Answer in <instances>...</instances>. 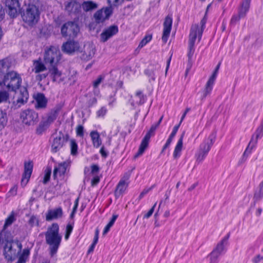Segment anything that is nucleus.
Instances as JSON below:
<instances>
[{"instance_id":"obj_36","label":"nucleus","mask_w":263,"mask_h":263,"mask_svg":"<svg viewBox=\"0 0 263 263\" xmlns=\"http://www.w3.org/2000/svg\"><path fill=\"white\" fill-rule=\"evenodd\" d=\"M35 73H37L47 69L45 64L40 61H35L34 63Z\"/></svg>"},{"instance_id":"obj_1","label":"nucleus","mask_w":263,"mask_h":263,"mask_svg":"<svg viewBox=\"0 0 263 263\" xmlns=\"http://www.w3.org/2000/svg\"><path fill=\"white\" fill-rule=\"evenodd\" d=\"M5 6L10 17H16L20 11L23 21L29 26L36 24L40 18L39 8L34 4H29L23 11H20V0H5Z\"/></svg>"},{"instance_id":"obj_32","label":"nucleus","mask_w":263,"mask_h":263,"mask_svg":"<svg viewBox=\"0 0 263 263\" xmlns=\"http://www.w3.org/2000/svg\"><path fill=\"white\" fill-rule=\"evenodd\" d=\"M81 6V8L85 12L91 11L97 9L98 7L97 4L91 1H85Z\"/></svg>"},{"instance_id":"obj_29","label":"nucleus","mask_w":263,"mask_h":263,"mask_svg":"<svg viewBox=\"0 0 263 263\" xmlns=\"http://www.w3.org/2000/svg\"><path fill=\"white\" fill-rule=\"evenodd\" d=\"M185 135V132H183L181 135L175 147L173 153V157L175 159L178 158L181 155V152L183 146V139Z\"/></svg>"},{"instance_id":"obj_60","label":"nucleus","mask_w":263,"mask_h":263,"mask_svg":"<svg viewBox=\"0 0 263 263\" xmlns=\"http://www.w3.org/2000/svg\"><path fill=\"white\" fill-rule=\"evenodd\" d=\"M205 24L206 22L204 21L203 19H202L200 21L201 28L200 29V31H199V40H200L201 38L203 30L205 27Z\"/></svg>"},{"instance_id":"obj_51","label":"nucleus","mask_w":263,"mask_h":263,"mask_svg":"<svg viewBox=\"0 0 263 263\" xmlns=\"http://www.w3.org/2000/svg\"><path fill=\"white\" fill-rule=\"evenodd\" d=\"M224 245L225 244L222 242L220 241L212 251H215L216 253L220 255L222 251L224 250Z\"/></svg>"},{"instance_id":"obj_42","label":"nucleus","mask_w":263,"mask_h":263,"mask_svg":"<svg viewBox=\"0 0 263 263\" xmlns=\"http://www.w3.org/2000/svg\"><path fill=\"white\" fill-rule=\"evenodd\" d=\"M71 154L73 156L78 154V144L74 139H71L70 141Z\"/></svg>"},{"instance_id":"obj_58","label":"nucleus","mask_w":263,"mask_h":263,"mask_svg":"<svg viewBox=\"0 0 263 263\" xmlns=\"http://www.w3.org/2000/svg\"><path fill=\"white\" fill-rule=\"evenodd\" d=\"M154 186L155 185L154 184L148 189H144L139 195V199H142L146 194H147L150 191H151L154 187Z\"/></svg>"},{"instance_id":"obj_47","label":"nucleus","mask_w":263,"mask_h":263,"mask_svg":"<svg viewBox=\"0 0 263 263\" xmlns=\"http://www.w3.org/2000/svg\"><path fill=\"white\" fill-rule=\"evenodd\" d=\"M49 125L45 122H42L40 123L39 126L36 128V134L40 135L44 131H45L47 127Z\"/></svg>"},{"instance_id":"obj_33","label":"nucleus","mask_w":263,"mask_h":263,"mask_svg":"<svg viewBox=\"0 0 263 263\" xmlns=\"http://www.w3.org/2000/svg\"><path fill=\"white\" fill-rule=\"evenodd\" d=\"M29 255L30 249L29 248L24 249L16 263H26L29 258Z\"/></svg>"},{"instance_id":"obj_28","label":"nucleus","mask_w":263,"mask_h":263,"mask_svg":"<svg viewBox=\"0 0 263 263\" xmlns=\"http://www.w3.org/2000/svg\"><path fill=\"white\" fill-rule=\"evenodd\" d=\"M61 109L60 106H57L55 107L51 112L48 114L47 119L45 122L49 125L52 123L57 118L60 111Z\"/></svg>"},{"instance_id":"obj_5","label":"nucleus","mask_w":263,"mask_h":263,"mask_svg":"<svg viewBox=\"0 0 263 263\" xmlns=\"http://www.w3.org/2000/svg\"><path fill=\"white\" fill-rule=\"evenodd\" d=\"M80 31L78 24L74 21H68L61 27V34L63 37L73 39Z\"/></svg>"},{"instance_id":"obj_64","label":"nucleus","mask_w":263,"mask_h":263,"mask_svg":"<svg viewBox=\"0 0 263 263\" xmlns=\"http://www.w3.org/2000/svg\"><path fill=\"white\" fill-rule=\"evenodd\" d=\"M99 235V230L98 229H96L95 230V236H94V238H93V242L92 243L96 245V244L97 243V242L98 241Z\"/></svg>"},{"instance_id":"obj_31","label":"nucleus","mask_w":263,"mask_h":263,"mask_svg":"<svg viewBox=\"0 0 263 263\" xmlns=\"http://www.w3.org/2000/svg\"><path fill=\"white\" fill-rule=\"evenodd\" d=\"M11 64V61L8 58H5L0 60V73H6L8 72Z\"/></svg>"},{"instance_id":"obj_19","label":"nucleus","mask_w":263,"mask_h":263,"mask_svg":"<svg viewBox=\"0 0 263 263\" xmlns=\"http://www.w3.org/2000/svg\"><path fill=\"white\" fill-rule=\"evenodd\" d=\"M16 220L15 218V213L13 211L11 212V214L8 216V217L6 219L4 225L3 226V228L2 231L0 232V242H3V236H6V229L7 228L11 225L12 223L15 221Z\"/></svg>"},{"instance_id":"obj_16","label":"nucleus","mask_w":263,"mask_h":263,"mask_svg":"<svg viewBox=\"0 0 263 263\" xmlns=\"http://www.w3.org/2000/svg\"><path fill=\"white\" fill-rule=\"evenodd\" d=\"M64 145V139L62 136V132H60L59 135L54 138L51 146V152L55 153L59 151Z\"/></svg>"},{"instance_id":"obj_9","label":"nucleus","mask_w":263,"mask_h":263,"mask_svg":"<svg viewBox=\"0 0 263 263\" xmlns=\"http://www.w3.org/2000/svg\"><path fill=\"white\" fill-rule=\"evenodd\" d=\"M157 127L158 126L157 125H155V124L151 126L150 129L142 140L138 151L134 156L135 158H138L140 156L142 155L145 152L148 146L149 141L151 136L154 135L155 132Z\"/></svg>"},{"instance_id":"obj_4","label":"nucleus","mask_w":263,"mask_h":263,"mask_svg":"<svg viewBox=\"0 0 263 263\" xmlns=\"http://www.w3.org/2000/svg\"><path fill=\"white\" fill-rule=\"evenodd\" d=\"M22 80L21 76L14 71L7 72L4 77L3 83L9 91H15L20 88Z\"/></svg>"},{"instance_id":"obj_23","label":"nucleus","mask_w":263,"mask_h":263,"mask_svg":"<svg viewBox=\"0 0 263 263\" xmlns=\"http://www.w3.org/2000/svg\"><path fill=\"white\" fill-rule=\"evenodd\" d=\"M34 99L36 102L35 108L42 109L46 107L48 101L44 93H37Z\"/></svg>"},{"instance_id":"obj_45","label":"nucleus","mask_w":263,"mask_h":263,"mask_svg":"<svg viewBox=\"0 0 263 263\" xmlns=\"http://www.w3.org/2000/svg\"><path fill=\"white\" fill-rule=\"evenodd\" d=\"M253 140H254V135H252V137H251V140L247 146V147L246 148L245 151L244 152L243 154V156H242V158H246V157L251 154V150L253 149V148H251V145H252L253 144Z\"/></svg>"},{"instance_id":"obj_15","label":"nucleus","mask_w":263,"mask_h":263,"mask_svg":"<svg viewBox=\"0 0 263 263\" xmlns=\"http://www.w3.org/2000/svg\"><path fill=\"white\" fill-rule=\"evenodd\" d=\"M65 9L70 15L78 14L81 12V6L78 2L72 0L70 2H65Z\"/></svg>"},{"instance_id":"obj_56","label":"nucleus","mask_w":263,"mask_h":263,"mask_svg":"<svg viewBox=\"0 0 263 263\" xmlns=\"http://www.w3.org/2000/svg\"><path fill=\"white\" fill-rule=\"evenodd\" d=\"M107 2L111 6L118 7L124 2V0H107Z\"/></svg>"},{"instance_id":"obj_24","label":"nucleus","mask_w":263,"mask_h":263,"mask_svg":"<svg viewBox=\"0 0 263 263\" xmlns=\"http://www.w3.org/2000/svg\"><path fill=\"white\" fill-rule=\"evenodd\" d=\"M33 167V164L32 161H25L24 162V171L23 174L22 183L25 179L27 180V182L28 181L32 172Z\"/></svg>"},{"instance_id":"obj_59","label":"nucleus","mask_w":263,"mask_h":263,"mask_svg":"<svg viewBox=\"0 0 263 263\" xmlns=\"http://www.w3.org/2000/svg\"><path fill=\"white\" fill-rule=\"evenodd\" d=\"M156 204L157 202H156L154 204V205L151 208V209L148 211V212L143 216V218L148 219L152 215L153 213H154L155 208L156 206Z\"/></svg>"},{"instance_id":"obj_39","label":"nucleus","mask_w":263,"mask_h":263,"mask_svg":"<svg viewBox=\"0 0 263 263\" xmlns=\"http://www.w3.org/2000/svg\"><path fill=\"white\" fill-rule=\"evenodd\" d=\"M7 122V114L0 109V130L4 128Z\"/></svg>"},{"instance_id":"obj_35","label":"nucleus","mask_w":263,"mask_h":263,"mask_svg":"<svg viewBox=\"0 0 263 263\" xmlns=\"http://www.w3.org/2000/svg\"><path fill=\"white\" fill-rule=\"evenodd\" d=\"M103 9L97 11L93 14V18L97 24L103 23L106 20L103 16Z\"/></svg>"},{"instance_id":"obj_20","label":"nucleus","mask_w":263,"mask_h":263,"mask_svg":"<svg viewBox=\"0 0 263 263\" xmlns=\"http://www.w3.org/2000/svg\"><path fill=\"white\" fill-rule=\"evenodd\" d=\"M199 31L200 29L198 24L192 25L189 35V46L194 47L197 35L199 36Z\"/></svg>"},{"instance_id":"obj_7","label":"nucleus","mask_w":263,"mask_h":263,"mask_svg":"<svg viewBox=\"0 0 263 263\" xmlns=\"http://www.w3.org/2000/svg\"><path fill=\"white\" fill-rule=\"evenodd\" d=\"M251 0H243L238 8V14H234L230 21V25L235 26L241 18L245 17L249 10Z\"/></svg>"},{"instance_id":"obj_11","label":"nucleus","mask_w":263,"mask_h":263,"mask_svg":"<svg viewBox=\"0 0 263 263\" xmlns=\"http://www.w3.org/2000/svg\"><path fill=\"white\" fill-rule=\"evenodd\" d=\"M129 178V174L126 173L118 182L115 191V195L117 198L122 195L127 188Z\"/></svg>"},{"instance_id":"obj_40","label":"nucleus","mask_w":263,"mask_h":263,"mask_svg":"<svg viewBox=\"0 0 263 263\" xmlns=\"http://www.w3.org/2000/svg\"><path fill=\"white\" fill-rule=\"evenodd\" d=\"M213 85H214L212 84L206 82L205 88L203 91V95L201 97L202 100L204 99L208 95L211 93L213 89Z\"/></svg>"},{"instance_id":"obj_52","label":"nucleus","mask_w":263,"mask_h":263,"mask_svg":"<svg viewBox=\"0 0 263 263\" xmlns=\"http://www.w3.org/2000/svg\"><path fill=\"white\" fill-rule=\"evenodd\" d=\"M9 95L6 91H0V103L6 102L9 99Z\"/></svg>"},{"instance_id":"obj_10","label":"nucleus","mask_w":263,"mask_h":263,"mask_svg":"<svg viewBox=\"0 0 263 263\" xmlns=\"http://www.w3.org/2000/svg\"><path fill=\"white\" fill-rule=\"evenodd\" d=\"M161 66L158 63L150 64L144 70V73L148 79L149 82L155 81L159 75Z\"/></svg>"},{"instance_id":"obj_34","label":"nucleus","mask_w":263,"mask_h":263,"mask_svg":"<svg viewBox=\"0 0 263 263\" xmlns=\"http://www.w3.org/2000/svg\"><path fill=\"white\" fill-rule=\"evenodd\" d=\"M254 135V140L252 145H251V148H253L257 143V141L258 139H260L263 136V129L259 126H258Z\"/></svg>"},{"instance_id":"obj_22","label":"nucleus","mask_w":263,"mask_h":263,"mask_svg":"<svg viewBox=\"0 0 263 263\" xmlns=\"http://www.w3.org/2000/svg\"><path fill=\"white\" fill-rule=\"evenodd\" d=\"M95 48L92 45H89L84 47V50L81 55L82 60L88 61L92 59L95 54Z\"/></svg>"},{"instance_id":"obj_55","label":"nucleus","mask_w":263,"mask_h":263,"mask_svg":"<svg viewBox=\"0 0 263 263\" xmlns=\"http://www.w3.org/2000/svg\"><path fill=\"white\" fill-rule=\"evenodd\" d=\"M188 53H187V57H188V62L189 63H191L192 62V58L193 57V55L194 54V51H195V48L194 46H189L188 47Z\"/></svg>"},{"instance_id":"obj_53","label":"nucleus","mask_w":263,"mask_h":263,"mask_svg":"<svg viewBox=\"0 0 263 263\" xmlns=\"http://www.w3.org/2000/svg\"><path fill=\"white\" fill-rule=\"evenodd\" d=\"M28 223L31 227H33L35 226H39V219L36 216L32 215L30 217L28 221Z\"/></svg>"},{"instance_id":"obj_8","label":"nucleus","mask_w":263,"mask_h":263,"mask_svg":"<svg viewBox=\"0 0 263 263\" xmlns=\"http://www.w3.org/2000/svg\"><path fill=\"white\" fill-rule=\"evenodd\" d=\"M20 118L24 124L27 125H33L39 121L38 114L33 109L24 110L21 113Z\"/></svg>"},{"instance_id":"obj_6","label":"nucleus","mask_w":263,"mask_h":263,"mask_svg":"<svg viewBox=\"0 0 263 263\" xmlns=\"http://www.w3.org/2000/svg\"><path fill=\"white\" fill-rule=\"evenodd\" d=\"M60 50L55 46H51L44 53V61L46 64L50 65H58L61 60Z\"/></svg>"},{"instance_id":"obj_50","label":"nucleus","mask_w":263,"mask_h":263,"mask_svg":"<svg viewBox=\"0 0 263 263\" xmlns=\"http://www.w3.org/2000/svg\"><path fill=\"white\" fill-rule=\"evenodd\" d=\"M107 112V109L105 106H102L100 109H99L97 112V117L98 118H104Z\"/></svg>"},{"instance_id":"obj_18","label":"nucleus","mask_w":263,"mask_h":263,"mask_svg":"<svg viewBox=\"0 0 263 263\" xmlns=\"http://www.w3.org/2000/svg\"><path fill=\"white\" fill-rule=\"evenodd\" d=\"M216 139V134L212 133L210 135L207 140H205L200 145L199 149L209 153L212 146L213 145Z\"/></svg>"},{"instance_id":"obj_13","label":"nucleus","mask_w":263,"mask_h":263,"mask_svg":"<svg viewBox=\"0 0 263 263\" xmlns=\"http://www.w3.org/2000/svg\"><path fill=\"white\" fill-rule=\"evenodd\" d=\"M172 17L170 15L166 16L163 23V30L162 36V41L164 43H166L168 40L172 30Z\"/></svg>"},{"instance_id":"obj_44","label":"nucleus","mask_w":263,"mask_h":263,"mask_svg":"<svg viewBox=\"0 0 263 263\" xmlns=\"http://www.w3.org/2000/svg\"><path fill=\"white\" fill-rule=\"evenodd\" d=\"M51 174V168L47 167L45 171V174L43 180V183L46 184L50 179V176Z\"/></svg>"},{"instance_id":"obj_30","label":"nucleus","mask_w":263,"mask_h":263,"mask_svg":"<svg viewBox=\"0 0 263 263\" xmlns=\"http://www.w3.org/2000/svg\"><path fill=\"white\" fill-rule=\"evenodd\" d=\"M90 136L93 146L96 148L100 147L102 144V140L99 133L97 130H92L90 133Z\"/></svg>"},{"instance_id":"obj_41","label":"nucleus","mask_w":263,"mask_h":263,"mask_svg":"<svg viewBox=\"0 0 263 263\" xmlns=\"http://www.w3.org/2000/svg\"><path fill=\"white\" fill-rule=\"evenodd\" d=\"M136 98H137L139 101H137V103L139 105L143 104L145 103L146 99V97L142 93V92L140 90L137 91L136 93Z\"/></svg>"},{"instance_id":"obj_27","label":"nucleus","mask_w":263,"mask_h":263,"mask_svg":"<svg viewBox=\"0 0 263 263\" xmlns=\"http://www.w3.org/2000/svg\"><path fill=\"white\" fill-rule=\"evenodd\" d=\"M57 65H50L48 67V73L53 82L57 81V79L62 75V72L59 70Z\"/></svg>"},{"instance_id":"obj_49","label":"nucleus","mask_w":263,"mask_h":263,"mask_svg":"<svg viewBox=\"0 0 263 263\" xmlns=\"http://www.w3.org/2000/svg\"><path fill=\"white\" fill-rule=\"evenodd\" d=\"M112 6L110 5L109 7H106L103 9V12L104 13L105 16V20L108 19L109 17L112 15L113 13V8Z\"/></svg>"},{"instance_id":"obj_21","label":"nucleus","mask_w":263,"mask_h":263,"mask_svg":"<svg viewBox=\"0 0 263 263\" xmlns=\"http://www.w3.org/2000/svg\"><path fill=\"white\" fill-rule=\"evenodd\" d=\"M199 31L200 29L198 24L192 25L189 35V46L194 47L197 35L199 36Z\"/></svg>"},{"instance_id":"obj_63","label":"nucleus","mask_w":263,"mask_h":263,"mask_svg":"<svg viewBox=\"0 0 263 263\" xmlns=\"http://www.w3.org/2000/svg\"><path fill=\"white\" fill-rule=\"evenodd\" d=\"M180 125H179V124L175 125L173 129V130L171 133V134H170L169 137L171 138V139H173V138L175 137V136H176V133H177V131L180 127Z\"/></svg>"},{"instance_id":"obj_54","label":"nucleus","mask_w":263,"mask_h":263,"mask_svg":"<svg viewBox=\"0 0 263 263\" xmlns=\"http://www.w3.org/2000/svg\"><path fill=\"white\" fill-rule=\"evenodd\" d=\"M73 226L70 224H68L66 228V232L65 234V240H68L69 238V236L72 231Z\"/></svg>"},{"instance_id":"obj_12","label":"nucleus","mask_w":263,"mask_h":263,"mask_svg":"<svg viewBox=\"0 0 263 263\" xmlns=\"http://www.w3.org/2000/svg\"><path fill=\"white\" fill-rule=\"evenodd\" d=\"M79 44L73 39H69L64 43L62 46V51L67 54H71L79 49Z\"/></svg>"},{"instance_id":"obj_2","label":"nucleus","mask_w":263,"mask_h":263,"mask_svg":"<svg viewBox=\"0 0 263 263\" xmlns=\"http://www.w3.org/2000/svg\"><path fill=\"white\" fill-rule=\"evenodd\" d=\"M59 224L53 223L45 233L46 243L49 246L48 250L51 257L57 253L62 241V236L59 233Z\"/></svg>"},{"instance_id":"obj_48","label":"nucleus","mask_w":263,"mask_h":263,"mask_svg":"<svg viewBox=\"0 0 263 263\" xmlns=\"http://www.w3.org/2000/svg\"><path fill=\"white\" fill-rule=\"evenodd\" d=\"M220 255L215 253V251H212L211 253L208 255L210 258V263H218V257Z\"/></svg>"},{"instance_id":"obj_37","label":"nucleus","mask_w":263,"mask_h":263,"mask_svg":"<svg viewBox=\"0 0 263 263\" xmlns=\"http://www.w3.org/2000/svg\"><path fill=\"white\" fill-rule=\"evenodd\" d=\"M118 217V215L114 214L112 216V217L111 219L110 220L109 222L108 223V224L105 226L104 228L103 231V235H105L110 230V228L114 225L115 221L117 219Z\"/></svg>"},{"instance_id":"obj_61","label":"nucleus","mask_w":263,"mask_h":263,"mask_svg":"<svg viewBox=\"0 0 263 263\" xmlns=\"http://www.w3.org/2000/svg\"><path fill=\"white\" fill-rule=\"evenodd\" d=\"M77 136L82 137L84 135V127L82 125H79L76 128Z\"/></svg>"},{"instance_id":"obj_14","label":"nucleus","mask_w":263,"mask_h":263,"mask_svg":"<svg viewBox=\"0 0 263 263\" xmlns=\"http://www.w3.org/2000/svg\"><path fill=\"white\" fill-rule=\"evenodd\" d=\"M118 31V27L117 25H113L109 26L101 33V41L103 42H106L109 38L116 34Z\"/></svg>"},{"instance_id":"obj_43","label":"nucleus","mask_w":263,"mask_h":263,"mask_svg":"<svg viewBox=\"0 0 263 263\" xmlns=\"http://www.w3.org/2000/svg\"><path fill=\"white\" fill-rule=\"evenodd\" d=\"M152 39V34H147L140 42L138 48H142L145 45H146L148 42H149Z\"/></svg>"},{"instance_id":"obj_25","label":"nucleus","mask_w":263,"mask_h":263,"mask_svg":"<svg viewBox=\"0 0 263 263\" xmlns=\"http://www.w3.org/2000/svg\"><path fill=\"white\" fill-rule=\"evenodd\" d=\"M68 163L66 162H63L55 166L53 170V177L54 179L57 178V175L60 176L64 175L66 171Z\"/></svg>"},{"instance_id":"obj_3","label":"nucleus","mask_w":263,"mask_h":263,"mask_svg":"<svg viewBox=\"0 0 263 263\" xmlns=\"http://www.w3.org/2000/svg\"><path fill=\"white\" fill-rule=\"evenodd\" d=\"M3 242H0V246L3 248V254L8 262H12L19 258L22 253V244L18 240H8L6 236H3Z\"/></svg>"},{"instance_id":"obj_62","label":"nucleus","mask_w":263,"mask_h":263,"mask_svg":"<svg viewBox=\"0 0 263 263\" xmlns=\"http://www.w3.org/2000/svg\"><path fill=\"white\" fill-rule=\"evenodd\" d=\"M172 141H173V139H171V138L168 137V138L167 139L165 144H164V145L162 147V149L161 152V154H163L164 153V151L166 148L169 147V146H170L171 143H172Z\"/></svg>"},{"instance_id":"obj_26","label":"nucleus","mask_w":263,"mask_h":263,"mask_svg":"<svg viewBox=\"0 0 263 263\" xmlns=\"http://www.w3.org/2000/svg\"><path fill=\"white\" fill-rule=\"evenodd\" d=\"M20 88L19 96L17 99L16 102L17 103L23 105L28 101L29 93L26 87H22Z\"/></svg>"},{"instance_id":"obj_57","label":"nucleus","mask_w":263,"mask_h":263,"mask_svg":"<svg viewBox=\"0 0 263 263\" xmlns=\"http://www.w3.org/2000/svg\"><path fill=\"white\" fill-rule=\"evenodd\" d=\"M104 76H103L102 75H100L98 77V78L93 82V87L95 88H97L98 87V86L100 84L101 82L104 80Z\"/></svg>"},{"instance_id":"obj_38","label":"nucleus","mask_w":263,"mask_h":263,"mask_svg":"<svg viewBox=\"0 0 263 263\" xmlns=\"http://www.w3.org/2000/svg\"><path fill=\"white\" fill-rule=\"evenodd\" d=\"M263 198V180L259 184V190L255 192L254 195V202H257Z\"/></svg>"},{"instance_id":"obj_17","label":"nucleus","mask_w":263,"mask_h":263,"mask_svg":"<svg viewBox=\"0 0 263 263\" xmlns=\"http://www.w3.org/2000/svg\"><path fill=\"white\" fill-rule=\"evenodd\" d=\"M63 212L61 207L48 210L46 214V220L50 221L53 219H57L63 217Z\"/></svg>"},{"instance_id":"obj_46","label":"nucleus","mask_w":263,"mask_h":263,"mask_svg":"<svg viewBox=\"0 0 263 263\" xmlns=\"http://www.w3.org/2000/svg\"><path fill=\"white\" fill-rule=\"evenodd\" d=\"M208 153L204 151H202L200 149L198 150V152L196 154V161L198 162H202L208 155Z\"/></svg>"}]
</instances>
